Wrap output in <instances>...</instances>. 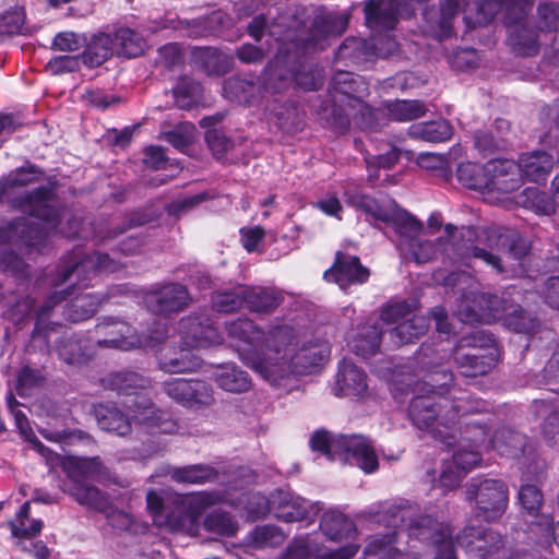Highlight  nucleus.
I'll use <instances>...</instances> for the list:
<instances>
[{
    "mask_svg": "<svg viewBox=\"0 0 559 559\" xmlns=\"http://www.w3.org/2000/svg\"><path fill=\"white\" fill-rule=\"evenodd\" d=\"M489 437V428L486 423L472 420L464 424L463 427L456 428V439L453 444L449 448L456 444V442L466 443L467 447H474L478 450L490 451V438Z\"/></svg>",
    "mask_w": 559,
    "mask_h": 559,
    "instance_id": "nucleus-56",
    "label": "nucleus"
},
{
    "mask_svg": "<svg viewBox=\"0 0 559 559\" xmlns=\"http://www.w3.org/2000/svg\"><path fill=\"white\" fill-rule=\"evenodd\" d=\"M388 123L390 121L408 122L419 119L428 111L424 102L419 99H395L384 104Z\"/></svg>",
    "mask_w": 559,
    "mask_h": 559,
    "instance_id": "nucleus-50",
    "label": "nucleus"
},
{
    "mask_svg": "<svg viewBox=\"0 0 559 559\" xmlns=\"http://www.w3.org/2000/svg\"><path fill=\"white\" fill-rule=\"evenodd\" d=\"M105 296L96 293L78 294L63 310V317L73 323L91 319L105 301Z\"/></svg>",
    "mask_w": 559,
    "mask_h": 559,
    "instance_id": "nucleus-47",
    "label": "nucleus"
},
{
    "mask_svg": "<svg viewBox=\"0 0 559 559\" xmlns=\"http://www.w3.org/2000/svg\"><path fill=\"white\" fill-rule=\"evenodd\" d=\"M456 178L467 189L488 193L489 173L487 171V163L485 165L474 162L461 163L456 169Z\"/></svg>",
    "mask_w": 559,
    "mask_h": 559,
    "instance_id": "nucleus-57",
    "label": "nucleus"
},
{
    "mask_svg": "<svg viewBox=\"0 0 559 559\" xmlns=\"http://www.w3.org/2000/svg\"><path fill=\"white\" fill-rule=\"evenodd\" d=\"M313 452L334 461L337 454H344L347 461L357 465L365 473L371 474L379 467L377 453L370 441L362 436L332 437L325 429L316 430L309 440Z\"/></svg>",
    "mask_w": 559,
    "mask_h": 559,
    "instance_id": "nucleus-5",
    "label": "nucleus"
},
{
    "mask_svg": "<svg viewBox=\"0 0 559 559\" xmlns=\"http://www.w3.org/2000/svg\"><path fill=\"white\" fill-rule=\"evenodd\" d=\"M157 366L165 373L194 372L202 366V359L188 346H165L157 356Z\"/></svg>",
    "mask_w": 559,
    "mask_h": 559,
    "instance_id": "nucleus-28",
    "label": "nucleus"
},
{
    "mask_svg": "<svg viewBox=\"0 0 559 559\" xmlns=\"http://www.w3.org/2000/svg\"><path fill=\"white\" fill-rule=\"evenodd\" d=\"M227 336L238 342V353L240 359L245 362V356L251 350H261L264 331L261 330L253 320L241 317L225 322Z\"/></svg>",
    "mask_w": 559,
    "mask_h": 559,
    "instance_id": "nucleus-27",
    "label": "nucleus"
},
{
    "mask_svg": "<svg viewBox=\"0 0 559 559\" xmlns=\"http://www.w3.org/2000/svg\"><path fill=\"white\" fill-rule=\"evenodd\" d=\"M168 475L173 481L183 485H205L215 483L219 477L214 466L204 463L175 466L169 469Z\"/></svg>",
    "mask_w": 559,
    "mask_h": 559,
    "instance_id": "nucleus-42",
    "label": "nucleus"
},
{
    "mask_svg": "<svg viewBox=\"0 0 559 559\" xmlns=\"http://www.w3.org/2000/svg\"><path fill=\"white\" fill-rule=\"evenodd\" d=\"M163 392L185 407L209 406L214 402L211 384L200 379H170L163 383Z\"/></svg>",
    "mask_w": 559,
    "mask_h": 559,
    "instance_id": "nucleus-18",
    "label": "nucleus"
},
{
    "mask_svg": "<svg viewBox=\"0 0 559 559\" xmlns=\"http://www.w3.org/2000/svg\"><path fill=\"white\" fill-rule=\"evenodd\" d=\"M466 499L474 502L476 519L496 522L507 511L509 488L502 479L474 477L467 484Z\"/></svg>",
    "mask_w": 559,
    "mask_h": 559,
    "instance_id": "nucleus-10",
    "label": "nucleus"
},
{
    "mask_svg": "<svg viewBox=\"0 0 559 559\" xmlns=\"http://www.w3.org/2000/svg\"><path fill=\"white\" fill-rule=\"evenodd\" d=\"M397 249L406 261L417 264L429 262L437 252V246L432 240L423 239L419 236L408 241H399Z\"/></svg>",
    "mask_w": 559,
    "mask_h": 559,
    "instance_id": "nucleus-58",
    "label": "nucleus"
},
{
    "mask_svg": "<svg viewBox=\"0 0 559 559\" xmlns=\"http://www.w3.org/2000/svg\"><path fill=\"white\" fill-rule=\"evenodd\" d=\"M215 502V493L199 491L176 495L173 498L174 509L166 515V527L170 532H183L192 528L201 514Z\"/></svg>",
    "mask_w": 559,
    "mask_h": 559,
    "instance_id": "nucleus-13",
    "label": "nucleus"
},
{
    "mask_svg": "<svg viewBox=\"0 0 559 559\" xmlns=\"http://www.w3.org/2000/svg\"><path fill=\"white\" fill-rule=\"evenodd\" d=\"M367 90L364 80L350 71H336L329 85L328 98L320 106L319 115L325 126L337 134H345L350 128V118L346 108L354 99H361Z\"/></svg>",
    "mask_w": 559,
    "mask_h": 559,
    "instance_id": "nucleus-4",
    "label": "nucleus"
},
{
    "mask_svg": "<svg viewBox=\"0 0 559 559\" xmlns=\"http://www.w3.org/2000/svg\"><path fill=\"white\" fill-rule=\"evenodd\" d=\"M46 382V377L38 368L23 366L16 373V393L21 397L29 396L33 391L41 388Z\"/></svg>",
    "mask_w": 559,
    "mask_h": 559,
    "instance_id": "nucleus-64",
    "label": "nucleus"
},
{
    "mask_svg": "<svg viewBox=\"0 0 559 559\" xmlns=\"http://www.w3.org/2000/svg\"><path fill=\"white\" fill-rule=\"evenodd\" d=\"M539 33L538 25H534L531 20L521 27L510 31L508 41L513 51L522 57H533L539 52Z\"/></svg>",
    "mask_w": 559,
    "mask_h": 559,
    "instance_id": "nucleus-45",
    "label": "nucleus"
},
{
    "mask_svg": "<svg viewBox=\"0 0 559 559\" xmlns=\"http://www.w3.org/2000/svg\"><path fill=\"white\" fill-rule=\"evenodd\" d=\"M94 416L98 427L119 437L132 431L130 417L114 403H100L94 406Z\"/></svg>",
    "mask_w": 559,
    "mask_h": 559,
    "instance_id": "nucleus-37",
    "label": "nucleus"
},
{
    "mask_svg": "<svg viewBox=\"0 0 559 559\" xmlns=\"http://www.w3.org/2000/svg\"><path fill=\"white\" fill-rule=\"evenodd\" d=\"M118 269L119 263L109 254L98 251L86 254L81 247H76L58 264L52 285L61 286L75 276L78 288L84 289L93 285L99 273H114Z\"/></svg>",
    "mask_w": 559,
    "mask_h": 559,
    "instance_id": "nucleus-9",
    "label": "nucleus"
},
{
    "mask_svg": "<svg viewBox=\"0 0 559 559\" xmlns=\"http://www.w3.org/2000/svg\"><path fill=\"white\" fill-rule=\"evenodd\" d=\"M417 504L407 499L399 498L379 503L373 519L378 524L393 528L392 532L373 538L367 546L366 552L379 556L378 559H403V554L393 547L396 542V530L407 527L412 515H415Z\"/></svg>",
    "mask_w": 559,
    "mask_h": 559,
    "instance_id": "nucleus-8",
    "label": "nucleus"
},
{
    "mask_svg": "<svg viewBox=\"0 0 559 559\" xmlns=\"http://www.w3.org/2000/svg\"><path fill=\"white\" fill-rule=\"evenodd\" d=\"M445 384L447 381L440 384L424 383V386H429V389L426 394H417L411 400L408 416L417 428L431 430L436 439L450 447L455 442L456 435L442 424L450 404L444 391Z\"/></svg>",
    "mask_w": 559,
    "mask_h": 559,
    "instance_id": "nucleus-6",
    "label": "nucleus"
},
{
    "mask_svg": "<svg viewBox=\"0 0 559 559\" xmlns=\"http://www.w3.org/2000/svg\"><path fill=\"white\" fill-rule=\"evenodd\" d=\"M383 334L386 335V332L377 324L364 325L349 343L352 352L362 358L376 355Z\"/></svg>",
    "mask_w": 559,
    "mask_h": 559,
    "instance_id": "nucleus-51",
    "label": "nucleus"
},
{
    "mask_svg": "<svg viewBox=\"0 0 559 559\" xmlns=\"http://www.w3.org/2000/svg\"><path fill=\"white\" fill-rule=\"evenodd\" d=\"M490 309V319L501 321L510 331L516 333L531 334L539 326V320L536 316L527 312L522 306L512 304L498 296L488 298Z\"/></svg>",
    "mask_w": 559,
    "mask_h": 559,
    "instance_id": "nucleus-17",
    "label": "nucleus"
},
{
    "mask_svg": "<svg viewBox=\"0 0 559 559\" xmlns=\"http://www.w3.org/2000/svg\"><path fill=\"white\" fill-rule=\"evenodd\" d=\"M31 502L25 501L15 514V519L8 522L11 535L20 539H32L40 535L44 527L41 520L32 519Z\"/></svg>",
    "mask_w": 559,
    "mask_h": 559,
    "instance_id": "nucleus-52",
    "label": "nucleus"
},
{
    "mask_svg": "<svg viewBox=\"0 0 559 559\" xmlns=\"http://www.w3.org/2000/svg\"><path fill=\"white\" fill-rule=\"evenodd\" d=\"M44 176V168L26 160L0 178V202H5L13 211L38 219L16 216L0 225V245H13L24 255L43 253L50 246V237L61 222V207L53 204L60 188L55 176L46 185L17 194L12 192L15 188H25L40 181Z\"/></svg>",
    "mask_w": 559,
    "mask_h": 559,
    "instance_id": "nucleus-1",
    "label": "nucleus"
},
{
    "mask_svg": "<svg viewBox=\"0 0 559 559\" xmlns=\"http://www.w3.org/2000/svg\"><path fill=\"white\" fill-rule=\"evenodd\" d=\"M521 204L537 214L550 215L555 212V199L536 187H527L521 193Z\"/></svg>",
    "mask_w": 559,
    "mask_h": 559,
    "instance_id": "nucleus-61",
    "label": "nucleus"
},
{
    "mask_svg": "<svg viewBox=\"0 0 559 559\" xmlns=\"http://www.w3.org/2000/svg\"><path fill=\"white\" fill-rule=\"evenodd\" d=\"M369 276L370 271L361 264L359 257L343 251L335 253L334 263L323 274L326 282L337 284L341 289L365 284Z\"/></svg>",
    "mask_w": 559,
    "mask_h": 559,
    "instance_id": "nucleus-20",
    "label": "nucleus"
},
{
    "mask_svg": "<svg viewBox=\"0 0 559 559\" xmlns=\"http://www.w3.org/2000/svg\"><path fill=\"white\" fill-rule=\"evenodd\" d=\"M294 81L304 85L300 75L287 68L285 60L281 56H276L267 62L260 78L264 99L267 95L276 96L282 94L292 86Z\"/></svg>",
    "mask_w": 559,
    "mask_h": 559,
    "instance_id": "nucleus-25",
    "label": "nucleus"
},
{
    "mask_svg": "<svg viewBox=\"0 0 559 559\" xmlns=\"http://www.w3.org/2000/svg\"><path fill=\"white\" fill-rule=\"evenodd\" d=\"M259 499L262 506L254 512L255 519L264 518L266 513L272 512L276 519L286 523L304 520L313 522V516L320 511L318 504L310 503L289 489L278 488L269 498L260 497Z\"/></svg>",
    "mask_w": 559,
    "mask_h": 559,
    "instance_id": "nucleus-12",
    "label": "nucleus"
},
{
    "mask_svg": "<svg viewBox=\"0 0 559 559\" xmlns=\"http://www.w3.org/2000/svg\"><path fill=\"white\" fill-rule=\"evenodd\" d=\"M456 544L477 559H503L506 537L491 528L466 526L456 535Z\"/></svg>",
    "mask_w": 559,
    "mask_h": 559,
    "instance_id": "nucleus-14",
    "label": "nucleus"
},
{
    "mask_svg": "<svg viewBox=\"0 0 559 559\" xmlns=\"http://www.w3.org/2000/svg\"><path fill=\"white\" fill-rule=\"evenodd\" d=\"M535 417H544L542 433L548 445L559 444V405L544 399H536L531 405Z\"/></svg>",
    "mask_w": 559,
    "mask_h": 559,
    "instance_id": "nucleus-41",
    "label": "nucleus"
},
{
    "mask_svg": "<svg viewBox=\"0 0 559 559\" xmlns=\"http://www.w3.org/2000/svg\"><path fill=\"white\" fill-rule=\"evenodd\" d=\"M409 138L425 142L440 143L451 139L453 130L451 124L443 120L413 123L407 130Z\"/></svg>",
    "mask_w": 559,
    "mask_h": 559,
    "instance_id": "nucleus-49",
    "label": "nucleus"
},
{
    "mask_svg": "<svg viewBox=\"0 0 559 559\" xmlns=\"http://www.w3.org/2000/svg\"><path fill=\"white\" fill-rule=\"evenodd\" d=\"M245 299L248 311L257 314L273 313L285 300L283 292L275 286L246 285Z\"/></svg>",
    "mask_w": 559,
    "mask_h": 559,
    "instance_id": "nucleus-32",
    "label": "nucleus"
},
{
    "mask_svg": "<svg viewBox=\"0 0 559 559\" xmlns=\"http://www.w3.org/2000/svg\"><path fill=\"white\" fill-rule=\"evenodd\" d=\"M515 163L520 168L522 179L536 183L545 182L555 166L552 155L545 151L524 153Z\"/></svg>",
    "mask_w": 559,
    "mask_h": 559,
    "instance_id": "nucleus-35",
    "label": "nucleus"
},
{
    "mask_svg": "<svg viewBox=\"0 0 559 559\" xmlns=\"http://www.w3.org/2000/svg\"><path fill=\"white\" fill-rule=\"evenodd\" d=\"M95 329L96 333L103 336L96 341L98 347L127 350L132 345L128 340L132 328L123 320L104 317L96 324Z\"/></svg>",
    "mask_w": 559,
    "mask_h": 559,
    "instance_id": "nucleus-33",
    "label": "nucleus"
},
{
    "mask_svg": "<svg viewBox=\"0 0 559 559\" xmlns=\"http://www.w3.org/2000/svg\"><path fill=\"white\" fill-rule=\"evenodd\" d=\"M391 223L399 236V241H411L421 234V223L407 212H391Z\"/></svg>",
    "mask_w": 559,
    "mask_h": 559,
    "instance_id": "nucleus-62",
    "label": "nucleus"
},
{
    "mask_svg": "<svg viewBox=\"0 0 559 559\" xmlns=\"http://www.w3.org/2000/svg\"><path fill=\"white\" fill-rule=\"evenodd\" d=\"M143 299L152 313L163 317L183 311L191 301L188 288L173 282L152 285L145 292Z\"/></svg>",
    "mask_w": 559,
    "mask_h": 559,
    "instance_id": "nucleus-15",
    "label": "nucleus"
},
{
    "mask_svg": "<svg viewBox=\"0 0 559 559\" xmlns=\"http://www.w3.org/2000/svg\"><path fill=\"white\" fill-rule=\"evenodd\" d=\"M430 318L426 316L413 314L396 326L386 331V335L394 346L413 343L423 336L429 329Z\"/></svg>",
    "mask_w": 559,
    "mask_h": 559,
    "instance_id": "nucleus-44",
    "label": "nucleus"
},
{
    "mask_svg": "<svg viewBox=\"0 0 559 559\" xmlns=\"http://www.w3.org/2000/svg\"><path fill=\"white\" fill-rule=\"evenodd\" d=\"M320 530L324 536L334 542L350 539L357 534L354 521L344 513L334 510L323 513L320 520Z\"/></svg>",
    "mask_w": 559,
    "mask_h": 559,
    "instance_id": "nucleus-46",
    "label": "nucleus"
},
{
    "mask_svg": "<svg viewBox=\"0 0 559 559\" xmlns=\"http://www.w3.org/2000/svg\"><path fill=\"white\" fill-rule=\"evenodd\" d=\"M409 0H367L364 7L366 25L371 31H392L408 12Z\"/></svg>",
    "mask_w": 559,
    "mask_h": 559,
    "instance_id": "nucleus-21",
    "label": "nucleus"
},
{
    "mask_svg": "<svg viewBox=\"0 0 559 559\" xmlns=\"http://www.w3.org/2000/svg\"><path fill=\"white\" fill-rule=\"evenodd\" d=\"M297 337L294 328L287 324L272 326L264 332L261 350H251L245 356V365L271 380L276 376L282 366L286 365L288 356L295 348Z\"/></svg>",
    "mask_w": 559,
    "mask_h": 559,
    "instance_id": "nucleus-7",
    "label": "nucleus"
},
{
    "mask_svg": "<svg viewBox=\"0 0 559 559\" xmlns=\"http://www.w3.org/2000/svg\"><path fill=\"white\" fill-rule=\"evenodd\" d=\"M367 389L368 384L366 372L349 359L344 358L340 361L333 394L337 397L364 396Z\"/></svg>",
    "mask_w": 559,
    "mask_h": 559,
    "instance_id": "nucleus-31",
    "label": "nucleus"
},
{
    "mask_svg": "<svg viewBox=\"0 0 559 559\" xmlns=\"http://www.w3.org/2000/svg\"><path fill=\"white\" fill-rule=\"evenodd\" d=\"M452 357L463 377L476 378L488 374L497 366L500 348L491 332L475 330L457 340Z\"/></svg>",
    "mask_w": 559,
    "mask_h": 559,
    "instance_id": "nucleus-3",
    "label": "nucleus"
},
{
    "mask_svg": "<svg viewBox=\"0 0 559 559\" xmlns=\"http://www.w3.org/2000/svg\"><path fill=\"white\" fill-rule=\"evenodd\" d=\"M204 528L207 532L230 537L236 534L238 524L229 512L215 510L205 516Z\"/></svg>",
    "mask_w": 559,
    "mask_h": 559,
    "instance_id": "nucleus-63",
    "label": "nucleus"
},
{
    "mask_svg": "<svg viewBox=\"0 0 559 559\" xmlns=\"http://www.w3.org/2000/svg\"><path fill=\"white\" fill-rule=\"evenodd\" d=\"M211 305L213 310L219 313H231L245 309V284L212 292Z\"/></svg>",
    "mask_w": 559,
    "mask_h": 559,
    "instance_id": "nucleus-48",
    "label": "nucleus"
},
{
    "mask_svg": "<svg viewBox=\"0 0 559 559\" xmlns=\"http://www.w3.org/2000/svg\"><path fill=\"white\" fill-rule=\"evenodd\" d=\"M183 345L190 348L207 347L221 342L222 337L214 322L206 313H192L179 321Z\"/></svg>",
    "mask_w": 559,
    "mask_h": 559,
    "instance_id": "nucleus-22",
    "label": "nucleus"
},
{
    "mask_svg": "<svg viewBox=\"0 0 559 559\" xmlns=\"http://www.w3.org/2000/svg\"><path fill=\"white\" fill-rule=\"evenodd\" d=\"M275 124L283 132L295 133L302 130L305 126V112L292 100L280 103L276 97L265 105Z\"/></svg>",
    "mask_w": 559,
    "mask_h": 559,
    "instance_id": "nucleus-36",
    "label": "nucleus"
},
{
    "mask_svg": "<svg viewBox=\"0 0 559 559\" xmlns=\"http://www.w3.org/2000/svg\"><path fill=\"white\" fill-rule=\"evenodd\" d=\"M61 467L67 475L62 488L64 492L69 493L81 506L98 512L108 510V496L90 483L91 479L104 474L105 466L99 456H66Z\"/></svg>",
    "mask_w": 559,
    "mask_h": 559,
    "instance_id": "nucleus-2",
    "label": "nucleus"
},
{
    "mask_svg": "<svg viewBox=\"0 0 559 559\" xmlns=\"http://www.w3.org/2000/svg\"><path fill=\"white\" fill-rule=\"evenodd\" d=\"M489 173L488 193H512L520 189L523 179L516 163L511 159L496 158L487 162Z\"/></svg>",
    "mask_w": 559,
    "mask_h": 559,
    "instance_id": "nucleus-26",
    "label": "nucleus"
},
{
    "mask_svg": "<svg viewBox=\"0 0 559 559\" xmlns=\"http://www.w3.org/2000/svg\"><path fill=\"white\" fill-rule=\"evenodd\" d=\"M348 25V14L322 8L314 13L306 31L294 36L287 33L285 39L289 40L297 50L323 49L328 40L343 35Z\"/></svg>",
    "mask_w": 559,
    "mask_h": 559,
    "instance_id": "nucleus-11",
    "label": "nucleus"
},
{
    "mask_svg": "<svg viewBox=\"0 0 559 559\" xmlns=\"http://www.w3.org/2000/svg\"><path fill=\"white\" fill-rule=\"evenodd\" d=\"M330 353L331 349L326 342L309 341L300 347L294 348L286 360V365L296 373L309 374L328 360Z\"/></svg>",
    "mask_w": 559,
    "mask_h": 559,
    "instance_id": "nucleus-24",
    "label": "nucleus"
},
{
    "mask_svg": "<svg viewBox=\"0 0 559 559\" xmlns=\"http://www.w3.org/2000/svg\"><path fill=\"white\" fill-rule=\"evenodd\" d=\"M202 85L188 78H181L173 90L175 105L185 110L193 108L202 96Z\"/></svg>",
    "mask_w": 559,
    "mask_h": 559,
    "instance_id": "nucleus-60",
    "label": "nucleus"
},
{
    "mask_svg": "<svg viewBox=\"0 0 559 559\" xmlns=\"http://www.w3.org/2000/svg\"><path fill=\"white\" fill-rule=\"evenodd\" d=\"M85 48L80 58L88 68H96L105 63L114 55V39L104 32L91 36L84 41Z\"/></svg>",
    "mask_w": 559,
    "mask_h": 559,
    "instance_id": "nucleus-43",
    "label": "nucleus"
},
{
    "mask_svg": "<svg viewBox=\"0 0 559 559\" xmlns=\"http://www.w3.org/2000/svg\"><path fill=\"white\" fill-rule=\"evenodd\" d=\"M100 385L118 395H133L145 389L148 385V380L135 371L120 370L102 378Z\"/></svg>",
    "mask_w": 559,
    "mask_h": 559,
    "instance_id": "nucleus-39",
    "label": "nucleus"
},
{
    "mask_svg": "<svg viewBox=\"0 0 559 559\" xmlns=\"http://www.w3.org/2000/svg\"><path fill=\"white\" fill-rule=\"evenodd\" d=\"M112 39L117 53L126 58L141 56L146 45L141 33L127 26L118 27L114 33Z\"/></svg>",
    "mask_w": 559,
    "mask_h": 559,
    "instance_id": "nucleus-55",
    "label": "nucleus"
},
{
    "mask_svg": "<svg viewBox=\"0 0 559 559\" xmlns=\"http://www.w3.org/2000/svg\"><path fill=\"white\" fill-rule=\"evenodd\" d=\"M215 382L221 389L233 393L246 392L251 386L248 372L234 364L219 366L215 372Z\"/></svg>",
    "mask_w": 559,
    "mask_h": 559,
    "instance_id": "nucleus-53",
    "label": "nucleus"
},
{
    "mask_svg": "<svg viewBox=\"0 0 559 559\" xmlns=\"http://www.w3.org/2000/svg\"><path fill=\"white\" fill-rule=\"evenodd\" d=\"M525 437L509 428L495 431L490 438V451H496L500 456L515 457L523 453Z\"/></svg>",
    "mask_w": 559,
    "mask_h": 559,
    "instance_id": "nucleus-54",
    "label": "nucleus"
},
{
    "mask_svg": "<svg viewBox=\"0 0 559 559\" xmlns=\"http://www.w3.org/2000/svg\"><path fill=\"white\" fill-rule=\"evenodd\" d=\"M80 290L75 283L62 290H53L45 299L44 304L36 311L35 325L32 331L33 340H43L46 343L47 349L50 353L49 337L61 328L60 323L50 321V316L56 306L64 301L69 296L76 294Z\"/></svg>",
    "mask_w": 559,
    "mask_h": 559,
    "instance_id": "nucleus-23",
    "label": "nucleus"
},
{
    "mask_svg": "<svg viewBox=\"0 0 559 559\" xmlns=\"http://www.w3.org/2000/svg\"><path fill=\"white\" fill-rule=\"evenodd\" d=\"M223 95L226 99L245 105L255 106L264 102L260 78L231 76L224 81Z\"/></svg>",
    "mask_w": 559,
    "mask_h": 559,
    "instance_id": "nucleus-29",
    "label": "nucleus"
},
{
    "mask_svg": "<svg viewBox=\"0 0 559 559\" xmlns=\"http://www.w3.org/2000/svg\"><path fill=\"white\" fill-rule=\"evenodd\" d=\"M346 111L352 115L350 122L361 131H379L388 126L385 109L372 108L361 99H354Z\"/></svg>",
    "mask_w": 559,
    "mask_h": 559,
    "instance_id": "nucleus-40",
    "label": "nucleus"
},
{
    "mask_svg": "<svg viewBox=\"0 0 559 559\" xmlns=\"http://www.w3.org/2000/svg\"><path fill=\"white\" fill-rule=\"evenodd\" d=\"M51 349L62 362L69 366H82L91 358L85 337L75 332L62 333V335L55 341Z\"/></svg>",
    "mask_w": 559,
    "mask_h": 559,
    "instance_id": "nucleus-34",
    "label": "nucleus"
},
{
    "mask_svg": "<svg viewBox=\"0 0 559 559\" xmlns=\"http://www.w3.org/2000/svg\"><path fill=\"white\" fill-rule=\"evenodd\" d=\"M453 373L451 371H443L442 379L444 381H453ZM445 395L450 400L449 408L445 412L443 418L444 427L447 429L453 430L456 435V425L461 416H465L468 414H477L483 413L488 409V403L475 395L462 391L456 386H448V383L444 385Z\"/></svg>",
    "mask_w": 559,
    "mask_h": 559,
    "instance_id": "nucleus-19",
    "label": "nucleus"
},
{
    "mask_svg": "<svg viewBox=\"0 0 559 559\" xmlns=\"http://www.w3.org/2000/svg\"><path fill=\"white\" fill-rule=\"evenodd\" d=\"M138 421L153 432L171 435L178 429V424L170 414L156 408L153 404L144 407L143 413L138 417Z\"/></svg>",
    "mask_w": 559,
    "mask_h": 559,
    "instance_id": "nucleus-59",
    "label": "nucleus"
},
{
    "mask_svg": "<svg viewBox=\"0 0 559 559\" xmlns=\"http://www.w3.org/2000/svg\"><path fill=\"white\" fill-rule=\"evenodd\" d=\"M417 507L415 515H412L407 523L406 533L408 538L418 540L435 551L453 543V531L451 526L443 521L430 514H420Z\"/></svg>",
    "mask_w": 559,
    "mask_h": 559,
    "instance_id": "nucleus-16",
    "label": "nucleus"
},
{
    "mask_svg": "<svg viewBox=\"0 0 559 559\" xmlns=\"http://www.w3.org/2000/svg\"><path fill=\"white\" fill-rule=\"evenodd\" d=\"M379 51L373 40L360 37H346L335 52V62L345 67H361L376 60Z\"/></svg>",
    "mask_w": 559,
    "mask_h": 559,
    "instance_id": "nucleus-30",
    "label": "nucleus"
},
{
    "mask_svg": "<svg viewBox=\"0 0 559 559\" xmlns=\"http://www.w3.org/2000/svg\"><path fill=\"white\" fill-rule=\"evenodd\" d=\"M192 62L207 75H224L229 72L231 58L213 47H193Z\"/></svg>",
    "mask_w": 559,
    "mask_h": 559,
    "instance_id": "nucleus-38",
    "label": "nucleus"
}]
</instances>
